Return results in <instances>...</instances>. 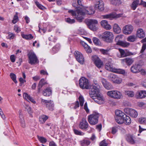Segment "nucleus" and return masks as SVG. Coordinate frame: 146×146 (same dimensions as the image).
Listing matches in <instances>:
<instances>
[{
  "label": "nucleus",
  "instance_id": "1",
  "mask_svg": "<svg viewBox=\"0 0 146 146\" xmlns=\"http://www.w3.org/2000/svg\"><path fill=\"white\" fill-rule=\"evenodd\" d=\"M68 12L71 13L72 16L75 17V18L79 22H81L83 18L82 16L87 14L90 15L94 13L95 11L92 7H85L83 6L77 7L76 12L73 10H69Z\"/></svg>",
  "mask_w": 146,
  "mask_h": 146
},
{
  "label": "nucleus",
  "instance_id": "2",
  "mask_svg": "<svg viewBox=\"0 0 146 146\" xmlns=\"http://www.w3.org/2000/svg\"><path fill=\"white\" fill-rule=\"evenodd\" d=\"M99 86L94 87V88L92 89L89 92L90 97L97 103L99 104H103L104 100L102 96L100 94Z\"/></svg>",
  "mask_w": 146,
  "mask_h": 146
},
{
  "label": "nucleus",
  "instance_id": "3",
  "mask_svg": "<svg viewBox=\"0 0 146 146\" xmlns=\"http://www.w3.org/2000/svg\"><path fill=\"white\" fill-rule=\"evenodd\" d=\"M103 40L108 42H110L113 38V33L110 32L106 31L103 33L100 36Z\"/></svg>",
  "mask_w": 146,
  "mask_h": 146
},
{
  "label": "nucleus",
  "instance_id": "4",
  "mask_svg": "<svg viewBox=\"0 0 146 146\" xmlns=\"http://www.w3.org/2000/svg\"><path fill=\"white\" fill-rule=\"evenodd\" d=\"M88 27L91 30L96 31L98 29V22L97 20L95 19L88 20L86 22Z\"/></svg>",
  "mask_w": 146,
  "mask_h": 146
},
{
  "label": "nucleus",
  "instance_id": "5",
  "mask_svg": "<svg viewBox=\"0 0 146 146\" xmlns=\"http://www.w3.org/2000/svg\"><path fill=\"white\" fill-rule=\"evenodd\" d=\"M99 117L98 113H94L88 116V121L90 124L95 125L98 123Z\"/></svg>",
  "mask_w": 146,
  "mask_h": 146
},
{
  "label": "nucleus",
  "instance_id": "6",
  "mask_svg": "<svg viewBox=\"0 0 146 146\" xmlns=\"http://www.w3.org/2000/svg\"><path fill=\"white\" fill-rule=\"evenodd\" d=\"M107 94L111 98L116 99H119L123 97L122 93L117 90L109 91L107 92Z\"/></svg>",
  "mask_w": 146,
  "mask_h": 146
},
{
  "label": "nucleus",
  "instance_id": "7",
  "mask_svg": "<svg viewBox=\"0 0 146 146\" xmlns=\"http://www.w3.org/2000/svg\"><path fill=\"white\" fill-rule=\"evenodd\" d=\"M28 62L31 65L38 64L39 60L35 54L34 52L31 51L28 54Z\"/></svg>",
  "mask_w": 146,
  "mask_h": 146
},
{
  "label": "nucleus",
  "instance_id": "8",
  "mask_svg": "<svg viewBox=\"0 0 146 146\" xmlns=\"http://www.w3.org/2000/svg\"><path fill=\"white\" fill-rule=\"evenodd\" d=\"M91 83H79L80 88L83 89H93L94 87H98L99 86L97 84L94 83L91 84Z\"/></svg>",
  "mask_w": 146,
  "mask_h": 146
},
{
  "label": "nucleus",
  "instance_id": "9",
  "mask_svg": "<svg viewBox=\"0 0 146 146\" xmlns=\"http://www.w3.org/2000/svg\"><path fill=\"white\" fill-rule=\"evenodd\" d=\"M126 139L128 143L131 144L139 143L141 141L140 139L138 140L133 135H128L126 138Z\"/></svg>",
  "mask_w": 146,
  "mask_h": 146
},
{
  "label": "nucleus",
  "instance_id": "10",
  "mask_svg": "<svg viewBox=\"0 0 146 146\" xmlns=\"http://www.w3.org/2000/svg\"><path fill=\"white\" fill-rule=\"evenodd\" d=\"M74 54L76 60L81 64H84V59L82 54L78 51L75 52Z\"/></svg>",
  "mask_w": 146,
  "mask_h": 146
},
{
  "label": "nucleus",
  "instance_id": "11",
  "mask_svg": "<svg viewBox=\"0 0 146 146\" xmlns=\"http://www.w3.org/2000/svg\"><path fill=\"white\" fill-rule=\"evenodd\" d=\"M41 102L43 104L46 105V107L50 110L52 111L54 106L53 101L51 100L48 101L43 99L41 100Z\"/></svg>",
  "mask_w": 146,
  "mask_h": 146
},
{
  "label": "nucleus",
  "instance_id": "12",
  "mask_svg": "<svg viewBox=\"0 0 146 146\" xmlns=\"http://www.w3.org/2000/svg\"><path fill=\"white\" fill-rule=\"evenodd\" d=\"M122 14H117L115 13H112L103 15L102 16L103 19H108L110 20H112L113 18H119L122 16Z\"/></svg>",
  "mask_w": 146,
  "mask_h": 146
},
{
  "label": "nucleus",
  "instance_id": "13",
  "mask_svg": "<svg viewBox=\"0 0 146 146\" xmlns=\"http://www.w3.org/2000/svg\"><path fill=\"white\" fill-rule=\"evenodd\" d=\"M92 60L94 62L98 68H100L103 66V64L102 62L97 56L96 55L93 56Z\"/></svg>",
  "mask_w": 146,
  "mask_h": 146
},
{
  "label": "nucleus",
  "instance_id": "14",
  "mask_svg": "<svg viewBox=\"0 0 146 146\" xmlns=\"http://www.w3.org/2000/svg\"><path fill=\"white\" fill-rule=\"evenodd\" d=\"M133 27L130 25H127L124 26L122 30L123 33L125 35H129L131 33L133 30Z\"/></svg>",
  "mask_w": 146,
  "mask_h": 146
},
{
  "label": "nucleus",
  "instance_id": "15",
  "mask_svg": "<svg viewBox=\"0 0 146 146\" xmlns=\"http://www.w3.org/2000/svg\"><path fill=\"white\" fill-rule=\"evenodd\" d=\"M130 69L132 72L137 73L140 72L141 66L139 64H135L131 66Z\"/></svg>",
  "mask_w": 146,
  "mask_h": 146
},
{
  "label": "nucleus",
  "instance_id": "16",
  "mask_svg": "<svg viewBox=\"0 0 146 146\" xmlns=\"http://www.w3.org/2000/svg\"><path fill=\"white\" fill-rule=\"evenodd\" d=\"M89 126V125L87 122L86 119L83 118L82 121L80 122L79 125V128L82 129H86Z\"/></svg>",
  "mask_w": 146,
  "mask_h": 146
},
{
  "label": "nucleus",
  "instance_id": "17",
  "mask_svg": "<svg viewBox=\"0 0 146 146\" xmlns=\"http://www.w3.org/2000/svg\"><path fill=\"white\" fill-rule=\"evenodd\" d=\"M125 110L127 111V113L129 114L132 117H136L137 116V112L133 109L127 108L125 109Z\"/></svg>",
  "mask_w": 146,
  "mask_h": 146
},
{
  "label": "nucleus",
  "instance_id": "18",
  "mask_svg": "<svg viewBox=\"0 0 146 146\" xmlns=\"http://www.w3.org/2000/svg\"><path fill=\"white\" fill-rule=\"evenodd\" d=\"M101 25L102 27L107 30H110L111 29V25L108 24V21L106 20H103L101 21Z\"/></svg>",
  "mask_w": 146,
  "mask_h": 146
},
{
  "label": "nucleus",
  "instance_id": "19",
  "mask_svg": "<svg viewBox=\"0 0 146 146\" xmlns=\"http://www.w3.org/2000/svg\"><path fill=\"white\" fill-rule=\"evenodd\" d=\"M145 32L141 28L138 29L136 32V36L140 38H142L145 36Z\"/></svg>",
  "mask_w": 146,
  "mask_h": 146
},
{
  "label": "nucleus",
  "instance_id": "20",
  "mask_svg": "<svg viewBox=\"0 0 146 146\" xmlns=\"http://www.w3.org/2000/svg\"><path fill=\"white\" fill-rule=\"evenodd\" d=\"M96 7L100 11H102L104 9V3L102 0H99L96 5Z\"/></svg>",
  "mask_w": 146,
  "mask_h": 146
},
{
  "label": "nucleus",
  "instance_id": "21",
  "mask_svg": "<svg viewBox=\"0 0 146 146\" xmlns=\"http://www.w3.org/2000/svg\"><path fill=\"white\" fill-rule=\"evenodd\" d=\"M136 98L138 99H142L146 97V91L141 90L137 92L136 94Z\"/></svg>",
  "mask_w": 146,
  "mask_h": 146
},
{
  "label": "nucleus",
  "instance_id": "22",
  "mask_svg": "<svg viewBox=\"0 0 146 146\" xmlns=\"http://www.w3.org/2000/svg\"><path fill=\"white\" fill-rule=\"evenodd\" d=\"M105 69L107 70L113 72L114 69L115 68L113 67L112 64L110 62H108L105 64Z\"/></svg>",
  "mask_w": 146,
  "mask_h": 146
},
{
  "label": "nucleus",
  "instance_id": "23",
  "mask_svg": "<svg viewBox=\"0 0 146 146\" xmlns=\"http://www.w3.org/2000/svg\"><path fill=\"white\" fill-rule=\"evenodd\" d=\"M23 97L26 100H28L34 104H35L36 103L33 99L27 93H24Z\"/></svg>",
  "mask_w": 146,
  "mask_h": 146
},
{
  "label": "nucleus",
  "instance_id": "24",
  "mask_svg": "<svg viewBox=\"0 0 146 146\" xmlns=\"http://www.w3.org/2000/svg\"><path fill=\"white\" fill-rule=\"evenodd\" d=\"M21 36L22 38L27 40H31L33 38V36L31 34H25L23 32L21 33Z\"/></svg>",
  "mask_w": 146,
  "mask_h": 146
},
{
  "label": "nucleus",
  "instance_id": "25",
  "mask_svg": "<svg viewBox=\"0 0 146 146\" xmlns=\"http://www.w3.org/2000/svg\"><path fill=\"white\" fill-rule=\"evenodd\" d=\"M122 62H125L127 65H130L133 62V60L132 58H126L121 60Z\"/></svg>",
  "mask_w": 146,
  "mask_h": 146
},
{
  "label": "nucleus",
  "instance_id": "26",
  "mask_svg": "<svg viewBox=\"0 0 146 146\" xmlns=\"http://www.w3.org/2000/svg\"><path fill=\"white\" fill-rule=\"evenodd\" d=\"M117 44L122 47H128L129 45L130 44L127 42L121 41L117 42Z\"/></svg>",
  "mask_w": 146,
  "mask_h": 146
},
{
  "label": "nucleus",
  "instance_id": "27",
  "mask_svg": "<svg viewBox=\"0 0 146 146\" xmlns=\"http://www.w3.org/2000/svg\"><path fill=\"white\" fill-rule=\"evenodd\" d=\"M139 0H135L134 1L131 5V9L134 10H135L139 4Z\"/></svg>",
  "mask_w": 146,
  "mask_h": 146
},
{
  "label": "nucleus",
  "instance_id": "28",
  "mask_svg": "<svg viewBox=\"0 0 146 146\" xmlns=\"http://www.w3.org/2000/svg\"><path fill=\"white\" fill-rule=\"evenodd\" d=\"M104 87L108 90H112L113 89V86L110 83H102Z\"/></svg>",
  "mask_w": 146,
  "mask_h": 146
},
{
  "label": "nucleus",
  "instance_id": "29",
  "mask_svg": "<svg viewBox=\"0 0 146 146\" xmlns=\"http://www.w3.org/2000/svg\"><path fill=\"white\" fill-rule=\"evenodd\" d=\"M114 31L116 33H120L121 31V29L119 25L117 24H114L113 26Z\"/></svg>",
  "mask_w": 146,
  "mask_h": 146
},
{
  "label": "nucleus",
  "instance_id": "30",
  "mask_svg": "<svg viewBox=\"0 0 146 146\" xmlns=\"http://www.w3.org/2000/svg\"><path fill=\"white\" fill-rule=\"evenodd\" d=\"M123 117L124 120V123L126 125H129L130 124L131 122V119L130 117L126 115Z\"/></svg>",
  "mask_w": 146,
  "mask_h": 146
},
{
  "label": "nucleus",
  "instance_id": "31",
  "mask_svg": "<svg viewBox=\"0 0 146 146\" xmlns=\"http://www.w3.org/2000/svg\"><path fill=\"white\" fill-rule=\"evenodd\" d=\"M52 90L50 88H47L43 92V95L44 96H49L51 94Z\"/></svg>",
  "mask_w": 146,
  "mask_h": 146
},
{
  "label": "nucleus",
  "instance_id": "32",
  "mask_svg": "<svg viewBox=\"0 0 146 146\" xmlns=\"http://www.w3.org/2000/svg\"><path fill=\"white\" fill-rule=\"evenodd\" d=\"M110 50V49L109 48H108L106 49L102 48L99 50L100 52L104 55H109V51Z\"/></svg>",
  "mask_w": 146,
  "mask_h": 146
},
{
  "label": "nucleus",
  "instance_id": "33",
  "mask_svg": "<svg viewBox=\"0 0 146 146\" xmlns=\"http://www.w3.org/2000/svg\"><path fill=\"white\" fill-rule=\"evenodd\" d=\"M119 51L120 52L121 55L122 57H125L128 55H133V54L131 52H129V54H127L125 51L121 49H119Z\"/></svg>",
  "mask_w": 146,
  "mask_h": 146
},
{
  "label": "nucleus",
  "instance_id": "34",
  "mask_svg": "<svg viewBox=\"0 0 146 146\" xmlns=\"http://www.w3.org/2000/svg\"><path fill=\"white\" fill-rule=\"evenodd\" d=\"M48 119V117L47 116L43 115H42L39 118L40 122L41 123H44Z\"/></svg>",
  "mask_w": 146,
  "mask_h": 146
},
{
  "label": "nucleus",
  "instance_id": "35",
  "mask_svg": "<svg viewBox=\"0 0 146 146\" xmlns=\"http://www.w3.org/2000/svg\"><path fill=\"white\" fill-rule=\"evenodd\" d=\"M113 72L117 73L120 74L125 75V71L122 69L115 68Z\"/></svg>",
  "mask_w": 146,
  "mask_h": 146
},
{
  "label": "nucleus",
  "instance_id": "36",
  "mask_svg": "<svg viewBox=\"0 0 146 146\" xmlns=\"http://www.w3.org/2000/svg\"><path fill=\"white\" fill-rule=\"evenodd\" d=\"M137 36L135 35H132L129 36L127 39V40L130 42H133L136 39Z\"/></svg>",
  "mask_w": 146,
  "mask_h": 146
},
{
  "label": "nucleus",
  "instance_id": "37",
  "mask_svg": "<svg viewBox=\"0 0 146 146\" xmlns=\"http://www.w3.org/2000/svg\"><path fill=\"white\" fill-rule=\"evenodd\" d=\"M115 120L117 122L120 124H122L124 122L123 117H116Z\"/></svg>",
  "mask_w": 146,
  "mask_h": 146
},
{
  "label": "nucleus",
  "instance_id": "38",
  "mask_svg": "<svg viewBox=\"0 0 146 146\" xmlns=\"http://www.w3.org/2000/svg\"><path fill=\"white\" fill-rule=\"evenodd\" d=\"M115 114L117 117H123L125 115L123 112L119 110H116Z\"/></svg>",
  "mask_w": 146,
  "mask_h": 146
},
{
  "label": "nucleus",
  "instance_id": "39",
  "mask_svg": "<svg viewBox=\"0 0 146 146\" xmlns=\"http://www.w3.org/2000/svg\"><path fill=\"white\" fill-rule=\"evenodd\" d=\"M142 43H143L142 46V49L141 51V52L142 53L143 52L144 50L146 48V37L143 39L141 40Z\"/></svg>",
  "mask_w": 146,
  "mask_h": 146
},
{
  "label": "nucleus",
  "instance_id": "40",
  "mask_svg": "<svg viewBox=\"0 0 146 146\" xmlns=\"http://www.w3.org/2000/svg\"><path fill=\"white\" fill-rule=\"evenodd\" d=\"M125 94L129 97L132 98L134 95V92L132 91H125Z\"/></svg>",
  "mask_w": 146,
  "mask_h": 146
},
{
  "label": "nucleus",
  "instance_id": "41",
  "mask_svg": "<svg viewBox=\"0 0 146 146\" xmlns=\"http://www.w3.org/2000/svg\"><path fill=\"white\" fill-rule=\"evenodd\" d=\"M110 3L111 4L115 5H119L121 3L120 0H110Z\"/></svg>",
  "mask_w": 146,
  "mask_h": 146
},
{
  "label": "nucleus",
  "instance_id": "42",
  "mask_svg": "<svg viewBox=\"0 0 146 146\" xmlns=\"http://www.w3.org/2000/svg\"><path fill=\"white\" fill-rule=\"evenodd\" d=\"M80 143L82 146L88 145L90 143V142L88 140L84 139L81 141Z\"/></svg>",
  "mask_w": 146,
  "mask_h": 146
},
{
  "label": "nucleus",
  "instance_id": "43",
  "mask_svg": "<svg viewBox=\"0 0 146 146\" xmlns=\"http://www.w3.org/2000/svg\"><path fill=\"white\" fill-rule=\"evenodd\" d=\"M15 36L16 35L15 34L9 32L7 34V36L6 37L7 39L11 40L13 39Z\"/></svg>",
  "mask_w": 146,
  "mask_h": 146
},
{
  "label": "nucleus",
  "instance_id": "44",
  "mask_svg": "<svg viewBox=\"0 0 146 146\" xmlns=\"http://www.w3.org/2000/svg\"><path fill=\"white\" fill-rule=\"evenodd\" d=\"M60 45L59 44H56L52 48V50L54 53L57 52L60 49Z\"/></svg>",
  "mask_w": 146,
  "mask_h": 146
},
{
  "label": "nucleus",
  "instance_id": "45",
  "mask_svg": "<svg viewBox=\"0 0 146 146\" xmlns=\"http://www.w3.org/2000/svg\"><path fill=\"white\" fill-rule=\"evenodd\" d=\"M93 41L94 44L96 45L99 46L101 44V42L100 40L97 38H93Z\"/></svg>",
  "mask_w": 146,
  "mask_h": 146
},
{
  "label": "nucleus",
  "instance_id": "46",
  "mask_svg": "<svg viewBox=\"0 0 146 146\" xmlns=\"http://www.w3.org/2000/svg\"><path fill=\"white\" fill-rule=\"evenodd\" d=\"M35 3L37 7L41 10H44L45 9V7L40 3L36 1L35 2Z\"/></svg>",
  "mask_w": 146,
  "mask_h": 146
},
{
  "label": "nucleus",
  "instance_id": "47",
  "mask_svg": "<svg viewBox=\"0 0 146 146\" xmlns=\"http://www.w3.org/2000/svg\"><path fill=\"white\" fill-rule=\"evenodd\" d=\"M65 20L66 22L69 24H71L75 22L74 19H71L70 18H65Z\"/></svg>",
  "mask_w": 146,
  "mask_h": 146
},
{
  "label": "nucleus",
  "instance_id": "48",
  "mask_svg": "<svg viewBox=\"0 0 146 146\" xmlns=\"http://www.w3.org/2000/svg\"><path fill=\"white\" fill-rule=\"evenodd\" d=\"M79 100L80 106H82L84 102V99L82 95H80L79 98Z\"/></svg>",
  "mask_w": 146,
  "mask_h": 146
},
{
  "label": "nucleus",
  "instance_id": "49",
  "mask_svg": "<svg viewBox=\"0 0 146 146\" xmlns=\"http://www.w3.org/2000/svg\"><path fill=\"white\" fill-rule=\"evenodd\" d=\"M18 20L19 19L17 16V13H16V14L14 16L13 19L12 20V22L13 24H15Z\"/></svg>",
  "mask_w": 146,
  "mask_h": 146
},
{
  "label": "nucleus",
  "instance_id": "50",
  "mask_svg": "<svg viewBox=\"0 0 146 146\" xmlns=\"http://www.w3.org/2000/svg\"><path fill=\"white\" fill-rule=\"evenodd\" d=\"M38 138L39 140L42 143H44L46 142V139L44 137L38 136Z\"/></svg>",
  "mask_w": 146,
  "mask_h": 146
},
{
  "label": "nucleus",
  "instance_id": "51",
  "mask_svg": "<svg viewBox=\"0 0 146 146\" xmlns=\"http://www.w3.org/2000/svg\"><path fill=\"white\" fill-rule=\"evenodd\" d=\"M123 35H119L117 36L115 38V40L116 42H119V41H121V40L122 39Z\"/></svg>",
  "mask_w": 146,
  "mask_h": 146
},
{
  "label": "nucleus",
  "instance_id": "52",
  "mask_svg": "<svg viewBox=\"0 0 146 146\" xmlns=\"http://www.w3.org/2000/svg\"><path fill=\"white\" fill-rule=\"evenodd\" d=\"M14 29L15 32L17 33H19L21 31V28L17 25L14 26Z\"/></svg>",
  "mask_w": 146,
  "mask_h": 146
},
{
  "label": "nucleus",
  "instance_id": "53",
  "mask_svg": "<svg viewBox=\"0 0 146 146\" xmlns=\"http://www.w3.org/2000/svg\"><path fill=\"white\" fill-rule=\"evenodd\" d=\"M88 80L84 77H82L80 78L79 82H88Z\"/></svg>",
  "mask_w": 146,
  "mask_h": 146
},
{
  "label": "nucleus",
  "instance_id": "54",
  "mask_svg": "<svg viewBox=\"0 0 146 146\" xmlns=\"http://www.w3.org/2000/svg\"><path fill=\"white\" fill-rule=\"evenodd\" d=\"M78 33L80 35H86L87 34L86 32L84 29H81L78 31Z\"/></svg>",
  "mask_w": 146,
  "mask_h": 146
},
{
  "label": "nucleus",
  "instance_id": "55",
  "mask_svg": "<svg viewBox=\"0 0 146 146\" xmlns=\"http://www.w3.org/2000/svg\"><path fill=\"white\" fill-rule=\"evenodd\" d=\"M11 78L14 82H17L16 81V76L13 73H11L10 75Z\"/></svg>",
  "mask_w": 146,
  "mask_h": 146
},
{
  "label": "nucleus",
  "instance_id": "56",
  "mask_svg": "<svg viewBox=\"0 0 146 146\" xmlns=\"http://www.w3.org/2000/svg\"><path fill=\"white\" fill-rule=\"evenodd\" d=\"M74 131L76 134L79 135H83V133L82 132L79 131L76 129H74Z\"/></svg>",
  "mask_w": 146,
  "mask_h": 146
},
{
  "label": "nucleus",
  "instance_id": "57",
  "mask_svg": "<svg viewBox=\"0 0 146 146\" xmlns=\"http://www.w3.org/2000/svg\"><path fill=\"white\" fill-rule=\"evenodd\" d=\"M139 121L141 123H146V119L144 117H141L139 119Z\"/></svg>",
  "mask_w": 146,
  "mask_h": 146
},
{
  "label": "nucleus",
  "instance_id": "58",
  "mask_svg": "<svg viewBox=\"0 0 146 146\" xmlns=\"http://www.w3.org/2000/svg\"><path fill=\"white\" fill-rule=\"evenodd\" d=\"M48 39L50 41H53L55 42L56 40V37H53L51 35L50 37L48 38Z\"/></svg>",
  "mask_w": 146,
  "mask_h": 146
},
{
  "label": "nucleus",
  "instance_id": "59",
  "mask_svg": "<svg viewBox=\"0 0 146 146\" xmlns=\"http://www.w3.org/2000/svg\"><path fill=\"white\" fill-rule=\"evenodd\" d=\"M25 110L28 111V112L30 113H31V108L29 106H26L25 108Z\"/></svg>",
  "mask_w": 146,
  "mask_h": 146
},
{
  "label": "nucleus",
  "instance_id": "60",
  "mask_svg": "<svg viewBox=\"0 0 146 146\" xmlns=\"http://www.w3.org/2000/svg\"><path fill=\"white\" fill-rule=\"evenodd\" d=\"M107 144L106 143L105 140H103L101 141L100 144V146H107Z\"/></svg>",
  "mask_w": 146,
  "mask_h": 146
},
{
  "label": "nucleus",
  "instance_id": "61",
  "mask_svg": "<svg viewBox=\"0 0 146 146\" xmlns=\"http://www.w3.org/2000/svg\"><path fill=\"white\" fill-rule=\"evenodd\" d=\"M117 45H118L117 44V43L116 44L111 46L110 48V50L113 49H117L118 48Z\"/></svg>",
  "mask_w": 146,
  "mask_h": 146
},
{
  "label": "nucleus",
  "instance_id": "62",
  "mask_svg": "<svg viewBox=\"0 0 146 146\" xmlns=\"http://www.w3.org/2000/svg\"><path fill=\"white\" fill-rule=\"evenodd\" d=\"M20 122L21 126L23 128H25V124L24 119L21 121V120L20 121Z\"/></svg>",
  "mask_w": 146,
  "mask_h": 146
},
{
  "label": "nucleus",
  "instance_id": "63",
  "mask_svg": "<svg viewBox=\"0 0 146 146\" xmlns=\"http://www.w3.org/2000/svg\"><path fill=\"white\" fill-rule=\"evenodd\" d=\"M33 46H36V48H38L39 47V43L38 42L37 43L36 41H35L33 43Z\"/></svg>",
  "mask_w": 146,
  "mask_h": 146
},
{
  "label": "nucleus",
  "instance_id": "64",
  "mask_svg": "<svg viewBox=\"0 0 146 146\" xmlns=\"http://www.w3.org/2000/svg\"><path fill=\"white\" fill-rule=\"evenodd\" d=\"M74 105L75 106H74V109H75L77 108H78L79 107L80 105L79 102L78 101H76V102Z\"/></svg>",
  "mask_w": 146,
  "mask_h": 146
}]
</instances>
